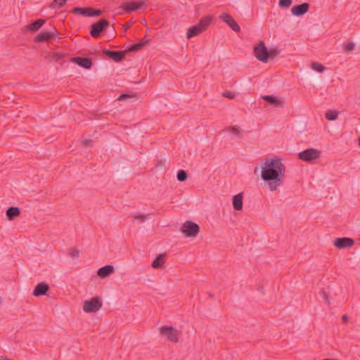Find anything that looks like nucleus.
Listing matches in <instances>:
<instances>
[{"label":"nucleus","mask_w":360,"mask_h":360,"mask_svg":"<svg viewBox=\"0 0 360 360\" xmlns=\"http://www.w3.org/2000/svg\"><path fill=\"white\" fill-rule=\"evenodd\" d=\"M261 177L267 184L271 191H276L283 184L285 168L281 160L278 158H266L264 160Z\"/></svg>","instance_id":"1"},{"label":"nucleus","mask_w":360,"mask_h":360,"mask_svg":"<svg viewBox=\"0 0 360 360\" xmlns=\"http://www.w3.org/2000/svg\"><path fill=\"white\" fill-rule=\"evenodd\" d=\"M211 18L209 16H206L205 18H202L198 24L191 27L186 33V37L188 39H191L195 36L198 35L199 34L202 33L203 31H205L209 26V25L211 22Z\"/></svg>","instance_id":"2"},{"label":"nucleus","mask_w":360,"mask_h":360,"mask_svg":"<svg viewBox=\"0 0 360 360\" xmlns=\"http://www.w3.org/2000/svg\"><path fill=\"white\" fill-rule=\"evenodd\" d=\"M161 335L172 342L179 341V332L172 326H164L160 328Z\"/></svg>","instance_id":"3"},{"label":"nucleus","mask_w":360,"mask_h":360,"mask_svg":"<svg viewBox=\"0 0 360 360\" xmlns=\"http://www.w3.org/2000/svg\"><path fill=\"white\" fill-rule=\"evenodd\" d=\"M181 231L187 237H195L200 231V228L197 224L186 221L181 226Z\"/></svg>","instance_id":"4"},{"label":"nucleus","mask_w":360,"mask_h":360,"mask_svg":"<svg viewBox=\"0 0 360 360\" xmlns=\"http://www.w3.org/2000/svg\"><path fill=\"white\" fill-rule=\"evenodd\" d=\"M253 51L255 57L263 63H266L269 59L268 50L263 41H260L257 46H255Z\"/></svg>","instance_id":"5"},{"label":"nucleus","mask_w":360,"mask_h":360,"mask_svg":"<svg viewBox=\"0 0 360 360\" xmlns=\"http://www.w3.org/2000/svg\"><path fill=\"white\" fill-rule=\"evenodd\" d=\"M321 152L315 148H308L298 153L300 160L305 162H311L320 157Z\"/></svg>","instance_id":"6"},{"label":"nucleus","mask_w":360,"mask_h":360,"mask_svg":"<svg viewBox=\"0 0 360 360\" xmlns=\"http://www.w3.org/2000/svg\"><path fill=\"white\" fill-rule=\"evenodd\" d=\"M102 307V302L99 297H94L90 300L84 302L83 309L85 312H96Z\"/></svg>","instance_id":"7"},{"label":"nucleus","mask_w":360,"mask_h":360,"mask_svg":"<svg viewBox=\"0 0 360 360\" xmlns=\"http://www.w3.org/2000/svg\"><path fill=\"white\" fill-rule=\"evenodd\" d=\"M108 26H109V22L105 19H102L98 22L93 24L90 31L91 37L94 38L98 37L104 30L105 27Z\"/></svg>","instance_id":"8"},{"label":"nucleus","mask_w":360,"mask_h":360,"mask_svg":"<svg viewBox=\"0 0 360 360\" xmlns=\"http://www.w3.org/2000/svg\"><path fill=\"white\" fill-rule=\"evenodd\" d=\"M72 11L73 13L88 17L98 16L101 13L100 10H94L91 8H75Z\"/></svg>","instance_id":"9"},{"label":"nucleus","mask_w":360,"mask_h":360,"mask_svg":"<svg viewBox=\"0 0 360 360\" xmlns=\"http://www.w3.org/2000/svg\"><path fill=\"white\" fill-rule=\"evenodd\" d=\"M144 4L145 2L143 1L139 2H125L122 4L121 8L125 13H130L132 11H136L139 9L141 8Z\"/></svg>","instance_id":"10"},{"label":"nucleus","mask_w":360,"mask_h":360,"mask_svg":"<svg viewBox=\"0 0 360 360\" xmlns=\"http://www.w3.org/2000/svg\"><path fill=\"white\" fill-rule=\"evenodd\" d=\"M354 243V240L347 237L337 238L333 242L334 246L338 249L350 248Z\"/></svg>","instance_id":"11"},{"label":"nucleus","mask_w":360,"mask_h":360,"mask_svg":"<svg viewBox=\"0 0 360 360\" xmlns=\"http://www.w3.org/2000/svg\"><path fill=\"white\" fill-rule=\"evenodd\" d=\"M220 18L226 22L229 26L235 32H239L240 30V26L236 21L229 14L222 13L220 15Z\"/></svg>","instance_id":"12"},{"label":"nucleus","mask_w":360,"mask_h":360,"mask_svg":"<svg viewBox=\"0 0 360 360\" xmlns=\"http://www.w3.org/2000/svg\"><path fill=\"white\" fill-rule=\"evenodd\" d=\"M309 9V4L303 3L302 4L295 5L291 8V13L295 16H301L308 12Z\"/></svg>","instance_id":"13"},{"label":"nucleus","mask_w":360,"mask_h":360,"mask_svg":"<svg viewBox=\"0 0 360 360\" xmlns=\"http://www.w3.org/2000/svg\"><path fill=\"white\" fill-rule=\"evenodd\" d=\"M56 34L57 30L56 29V27H53L51 31H44L37 34V36L36 37V40L39 42H43L55 37Z\"/></svg>","instance_id":"14"},{"label":"nucleus","mask_w":360,"mask_h":360,"mask_svg":"<svg viewBox=\"0 0 360 360\" xmlns=\"http://www.w3.org/2000/svg\"><path fill=\"white\" fill-rule=\"evenodd\" d=\"M71 61L85 69H90L92 65L91 60L88 58L74 57Z\"/></svg>","instance_id":"15"},{"label":"nucleus","mask_w":360,"mask_h":360,"mask_svg":"<svg viewBox=\"0 0 360 360\" xmlns=\"http://www.w3.org/2000/svg\"><path fill=\"white\" fill-rule=\"evenodd\" d=\"M104 53L106 56H108L110 58L112 59L115 62H120L121 60H122L125 56V52L120 51L107 50L105 51Z\"/></svg>","instance_id":"16"},{"label":"nucleus","mask_w":360,"mask_h":360,"mask_svg":"<svg viewBox=\"0 0 360 360\" xmlns=\"http://www.w3.org/2000/svg\"><path fill=\"white\" fill-rule=\"evenodd\" d=\"M49 286L46 283H40L36 285L33 290V295L36 297L42 296L46 294Z\"/></svg>","instance_id":"17"},{"label":"nucleus","mask_w":360,"mask_h":360,"mask_svg":"<svg viewBox=\"0 0 360 360\" xmlns=\"http://www.w3.org/2000/svg\"><path fill=\"white\" fill-rule=\"evenodd\" d=\"M114 271V266L112 265H106L101 267L98 271L97 275L101 278H105L112 274Z\"/></svg>","instance_id":"18"},{"label":"nucleus","mask_w":360,"mask_h":360,"mask_svg":"<svg viewBox=\"0 0 360 360\" xmlns=\"http://www.w3.org/2000/svg\"><path fill=\"white\" fill-rule=\"evenodd\" d=\"M243 193H240L233 198V206L236 210L240 211L243 209Z\"/></svg>","instance_id":"19"},{"label":"nucleus","mask_w":360,"mask_h":360,"mask_svg":"<svg viewBox=\"0 0 360 360\" xmlns=\"http://www.w3.org/2000/svg\"><path fill=\"white\" fill-rule=\"evenodd\" d=\"M44 24V20L42 19H39L34 22L27 25L25 27L27 30H32V32L37 31Z\"/></svg>","instance_id":"20"},{"label":"nucleus","mask_w":360,"mask_h":360,"mask_svg":"<svg viewBox=\"0 0 360 360\" xmlns=\"http://www.w3.org/2000/svg\"><path fill=\"white\" fill-rule=\"evenodd\" d=\"M20 214V209L17 207H11L6 210V217L9 220H12L14 217L19 216Z\"/></svg>","instance_id":"21"},{"label":"nucleus","mask_w":360,"mask_h":360,"mask_svg":"<svg viewBox=\"0 0 360 360\" xmlns=\"http://www.w3.org/2000/svg\"><path fill=\"white\" fill-rule=\"evenodd\" d=\"M165 254L159 255L156 259L152 263V267L154 269H162L163 268V260L165 258Z\"/></svg>","instance_id":"22"},{"label":"nucleus","mask_w":360,"mask_h":360,"mask_svg":"<svg viewBox=\"0 0 360 360\" xmlns=\"http://www.w3.org/2000/svg\"><path fill=\"white\" fill-rule=\"evenodd\" d=\"M262 98L264 101L269 103L270 104L274 105L275 106H281L282 105L281 101L276 97H274V96H272L270 95H266V96H263Z\"/></svg>","instance_id":"23"},{"label":"nucleus","mask_w":360,"mask_h":360,"mask_svg":"<svg viewBox=\"0 0 360 360\" xmlns=\"http://www.w3.org/2000/svg\"><path fill=\"white\" fill-rule=\"evenodd\" d=\"M226 131L232 134V139L241 137L243 136L242 132L239 129V127L237 126L229 127L226 129Z\"/></svg>","instance_id":"24"},{"label":"nucleus","mask_w":360,"mask_h":360,"mask_svg":"<svg viewBox=\"0 0 360 360\" xmlns=\"http://www.w3.org/2000/svg\"><path fill=\"white\" fill-rule=\"evenodd\" d=\"M325 116L328 120L333 121L338 118V112L336 110H329L326 111Z\"/></svg>","instance_id":"25"},{"label":"nucleus","mask_w":360,"mask_h":360,"mask_svg":"<svg viewBox=\"0 0 360 360\" xmlns=\"http://www.w3.org/2000/svg\"><path fill=\"white\" fill-rule=\"evenodd\" d=\"M148 40L142 39L141 41H140L139 43L132 45L129 49V51H137L140 50L145 44H146L148 43Z\"/></svg>","instance_id":"26"},{"label":"nucleus","mask_w":360,"mask_h":360,"mask_svg":"<svg viewBox=\"0 0 360 360\" xmlns=\"http://www.w3.org/2000/svg\"><path fill=\"white\" fill-rule=\"evenodd\" d=\"M66 3V0H54L51 4V8L53 9L60 8L64 6Z\"/></svg>","instance_id":"27"},{"label":"nucleus","mask_w":360,"mask_h":360,"mask_svg":"<svg viewBox=\"0 0 360 360\" xmlns=\"http://www.w3.org/2000/svg\"><path fill=\"white\" fill-rule=\"evenodd\" d=\"M311 68L315 71L323 72L325 70V67L317 62H313L311 64Z\"/></svg>","instance_id":"28"},{"label":"nucleus","mask_w":360,"mask_h":360,"mask_svg":"<svg viewBox=\"0 0 360 360\" xmlns=\"http://www.w3.org/2000/svg\"><path fill=\"white\" fill-rule=\"evenodd\" d=\"M177 180L179 181H185L187 179V174L184 170H179L176 175Z\"/></svg>","instance_id":"29"},{"label":"nucleus","mask_w":360,"mask_h":360,"mask_svg":"<svg viewBox=\"0 0 360 360\" xmlns=\"http://www.w3.org/2000/svg\"><path fill=\"white\" fill-rule=\"evenodd\" d=\"M292 3V0H279L278 5L281 8H288Z\"/></svg>","instance_id":"30"},{"label":"nucleus","mask_w":360,"mask_h":360,"mask_svg":"<svg viewBox=\"0 0 360 360\" xmlns=\"http://www.w3.org/2000/svg\"><path fill=\"white\" fill-rule=\"evenodd\" d=\"M355 49V44L353 42H349L348 44H343V50L345 52L351 51Z\"/></svg>","instance_id":"31"},{"label":"nucleus","mask_w":360,"mask_h":360,"mask_svg":"<svg viewBox=\"0 0 360 360\" xmlns=\"http://www.w3.org/2000/svg\"><path fill=\"white\" fill-rule=\"evenodd\" d=\"M150 214H137L134 217L135 219L141 220V221H145L147 219H148Z\"/></svg>","instance_id":"32"},{"label":"nucleus","mask_w":360,"mask_h":360,"mask_svg":"<svg viewBox=\"0 0 360 360\" xmlns=\"http://www.w3.org/2000/svg\"><path fill=\"white\" fill-rule=\"evenodd\" d=\"M223 96L229 98H233L235 97V94L231 91H225L223 93Z\"/></svg>","instance_id":"33"},{"label":"nucleus","mask_w":360,"mask_h":360,"mask_svg":"<svg viewBox=\"0 0 360 360\" xmlns=\"http://www.w3.org/2000/svg\"><path fill=\"white\" fill-rule=\"evenodd\" d=\"M70 255L72 258L77 257L79 255V250L78 249L73 248L71 250Z\"/></svg>","instance_id":"34"},{"label":"nucleus","mask_w":360,"mask_h":360,"mask_svg":"<svg viewBox=\"0 0 360 360\" xmlns=\"http://www.w3.org/2000/svg\"><path fill=\"white\" fill-rule=\"evenodd\" d=\"M278 54V51L277 49H271L268 51L269 58H274Z\"/></svg>","instance_id":"35"},{"label":"nucleus","mask_w":360,"mask_h":360,"mask_svg":"<svg viewBox=\"0 0 360 360\" xmlns=\"http://www.w3.org/2000/svg\"><path fill=\"white\" fill-rule=\"evenodd\" d=\"M91 140H90V139H85V140H84L82 141L83 145L85 146H91Z\"/></svg>","instance_id":"36"},{"label":"nucleus","mask_w":360,"mask_h":360,"mask_svg":"<svg viewBox=\"0 0 360 360\" xmlns=\"http://www.w3.org/2000/svg\"><path fill=\"white\" fill-rule=\"evenodd\" d=\"M129 97H131V96L129 95V94H122L119 96L118 98V100L119 101H122L124 100V98H129Z\"/></svg>","instance_id":"37"},{"label":"nucleus","mask_w":360,"mask_h":360,"mask_svg":"<svg viewBox=\"0 0 360 360\" xmlns=\"http://www.w3.org/2000/svg\"><path fill=\"white\" fill-rule=\"evenodd\" d=\"M348 319H349V317H348V316H347V315H346V314L343 315V316H342V321H343L344 323H347Z\"/></svg>","instance_id":"38"},{"label":"nucleus","mask_w":360,"mask_h":360,"mask_svg":"<svg viewBox=\"0 0 360 360\" xmlns=\"http://www.w3.org/2000/svg\"><path fill=\"white\" fill-rule=\"evenodd\" d=\"M321 294L323 295V297L326 300H328V295H326V293L324 291H323V292H321Z\"/></svg>","instance_id":"39"}]
</instances>
